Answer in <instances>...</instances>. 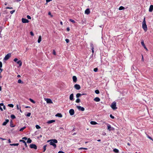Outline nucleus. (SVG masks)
Returning <instances> with one entry per match:
<instances>
[{
    "label": "nucleus",
    "mask_w": 153,
    "mask_h": 153,
    "mask_svg": "<svg viewBox=\"0 0 153 153\" xmlns=\"http://www.w3.org/2000/svg\"><path fill=\"white\" fill-rule=\"evenodd\" d=\"M29 100L31 102H32V103H35V101L33 100V99H31V98H30L29 99Z\"/></svg>",
    "instance_id": "36"
},
{
    "label": "nucleus",
    "mask_w": 153,
    "mask_h": 153,
    "mask_svg": "<svg viewBox=\"0 0 153 153\" xmlns=\"http://www.w3.org/2000/svg\"><path fill=\"white\" fill-rule=\"evenodd\" d=\"M18 82L19 83H23V82L20 79H19L18 80Z\"/></svg>",
    "instance_id": "31"
},
{
    "label": "nucleus",
    "mask_w": 153,
    "mask_h": 153,
    "mask_svg": "<svg viewBox=\"0 0 153 153\" xmlns=\"http://www.w3.org/2000/svg\"><path fill=\"white\" fill-rule=\"evenodd\" d=\"M90 13V10L88 8L85 11V13L87 14H88Z\"/></svg>",
    "instance_id": "13"
},
{
    "label": "nucleus",
    "mask_w": 153,
    "mask_h": 153,
    "mask_svg": "<svg viewBox=\"0 0 153 153\" xmlns=\"http://www.w3.org/2000/svg\"><path fill=\"white\" fill-rule=\"evenodd\" d=\"M22 22L23 23H28L29 22V20L26 19L22 18Z\"/></svg>",
    "instance_id": "9"
},
{
    "label": "nucleus",
    "mask_w": 153,
    "mask_h": 153,
    "mask_svg": "<svg viewBox=\"0 0 153 153\" xmlns=\"http://www.w3.org/2000/svg\"><path fill=\"white\" fill-rule=\"evenodd\" d=\"M36 127L37 129H40L41 128V127H40V126L38 125H36Z\"/></svg>",
    "instance_id": "39"
},
{
    "label": "nucleus",
    "mask_w": 153,
    "mask_h": 153,
    "mask_svg": "<svg viewBox=\"0 0 153 153\" xmlns=\"http://www.w3.org/2000/svg\"><path fill=\"white\" fill-rule=\"evenodd\" d=\"M95 93L96 94H98L100 93V91L99 90H95Z\"/></svg>",
    "instance_id": "32"
},
{
    "label": "nucleus",
    "mask_w": 153,
    "mask_h": 153,
    "mask_svg": "<svg viewBox=\"0 0 153 153\" xmlns=\"http://www.w3.org/2000/svg\"><path fill=\"white\" fill-rule=\"evenodd\" d=\"M22 139L25 140H26L27 139V138L26 137H23Z\"/></svg>",
    "instance_id": "53"
},
{
    "label": "nucleus",
    "mask_w": 153,
    "mask_h": 153,
    "mask_svg": "<svg viewBox=\"0 0 153 153\" xmlns=\"http://www.w3.org/2000/svg\"><path fill=\"white\" fill-rule=\"evenodd\" d=\"M55 121V120H52L48 121L47 123L48 124H51L53 123Z\"/></svg>",
    "instance_id": "18"
},
{
    "label": "nucleus",
    "mask_w": 153,
    "mask_h": 153,
    "mask_svg": "<svg viewBox=\"0 0 153 153\" xmlns=\"http://www.w3.org/2000/svg\"><path fill=\"white\" fill-rule=\"evenodd\" d=\"M125 9V7L122 6L120 7L119 8V10H124Z\"/></svg>",
    "instance_id": "27"
},
{
    "label": "nucleus",
    "mask_w": 153,
    "mask_h": 153,
    "mask_svg": "<svg viewBox=\"0 0 153 153\" xmlns=\"http://www.w3.org/2000/svg\"><path fill=\"white\" fill-rule=\"evenodd\" d=\"M153 10V5H151L149 7V11L150 12H152Z\"/></svg>",
    "instance_id": "14"
},
{
    "label": "nucleus",
    "mask_w": 153,
    "mask_h": 153,
    "mask_svg": "<svg viewBox=\"0 0 153 153\" xmlns=\"http://www.w3.org/2000/svg\"><path fill=\"white\" fill-rule=\"evenodd\" d=\"M46 102L47 103H52L53 102L52 101V100L50 99H47L46 100Z\"/></svg>",
    "instance_id": "12"
},
{
    "label": "nucleus",
    "mask_w": 153,
    "mask_h": 153,
    "mask_svg": "<svg viewBox=\"0 0 153 153\" xmlns=\"http://www.w3.org/2000/svg\"><path fill=\"white\" fill-rule=\"evenodd\" d=\"M59 129H63V130H64V128H63V127H60L59 128Z\"/></svg>",
    "instance_id": "64"
},
{
    "label": "nucleus",
    "mask_w": 153,
    "mask_h": 153,
    "mask_svg": "<svg viewBox=\"0 0 153 153\" xmlns=\"http://www.w3.org/2000/svg\"><path fill=\"white\" fill-rule=\"evenodd\" d=\"M90 46L91 48V49H94V45L92 43H90Z\"/></svg>",
    "instance_id": "38"
},
{
    "label": "nucleus",
    "mask_w": 153,
    "mask_h": 153,
    "mask_svg": "<svg viewBox=\"0 0 153 153\" xmlns=\"http://www.w3.org/2000/svg\"><path fill=\"white\" fill-rule=\"evenodd\" d=\"M94 71L95 72H97L98 71V68H96L94 69Z\"/></svg>",
    "instance_id": "42"
},
{
    "label": "nucleus",
    "mask_w": 153,
    "mask_h": 153,
    "mask_svg": "<svg viewBox=\"0 0 153 153\" xmlns=\"http://www.w3.org/2000/svg\"><path fill=\"white\" fill-rule=\"evenodd\" d=\"M55 116L59 117H62V115L61 113H57L56 114Z\"/></svg>",
    "instance_id": "17"
},
{
    "label": "nucleus",
    "mask_w": 153,
    "mask_h": 153,
    "mask_svg": "<svg viewBox=\"0 0 153 153\" xmlns=\"http://www.w3.org/2000/svg\"><path fill=\"white\" fill-rule=\"evenodd\" d=\"M48 14L49 15H50L52 17L53 15L51 14V12H49L48 13Z\"/></svg>",
    "instance_id": "52"
},
{
    "label": "nucleus",
    "mask_w": 153,
    "mask_h": 153,
    "mask_svg": "<svg viewBox=\"0 0 153 153\" xmlns=\"http://www.w3.org/2000/svg\"><path fill=\"white\" fill-rule=\"evenodd\" d=\"M3 108L4 110H5L6 109V107H5V105H4L3 106Z\"/></svg>",
    "instance_id": "61"
},
{
    "label": "nucleus",
    "mask_w": 153,
    "mask_h": 153,
    "mask_svg": "<svg viewBox=\"0 0 153 153\" xmlns=\"http://www.w3.org/2000/svg\"><path fill=\"white\" fill-rule=\"evenodd\" d=\"M11 56L10 53H8L6 55L4 59V60H8Z\"/></svg>",
    "instance_id": "4"
},
{
    "label": "nucleus",
    "mask_w": 153,
    "mask_h": 153,
    "mask_svg": "<svg viewBox=\"0 0 153 153\" xmlns=\"http://www.w3.org/2000/svg\"><path fill=\"white\" fill-rule=\"evenodd\" d=\"M58 153H65L62 151H59Z\"/></svg>",
    "instance_id": "56"
},
{
    "label": "nucleus",
    "mask_w": 153,
    "mask_h": 153,
    "mask_svg": "<svg viewBox=\"0 0 153 153\" xmlns=\"http://www.w3.org/2000/svg\"><path fill=\"white\" fill-rule=\"evenodd\" d=\"M41 41V36H39V39L38 40V43H40Z\"/></svg>",
    "instance_id": "24"
},
{
    "label": "nucleus",
    "mask_w": 153,
    "mask_h": 153,
    "mask_svg": "<svg viewBox=\"0 0 153 153\" xmlns=\"http://www.w3.org/2000/svg\"><path fill=\"white\" fill-rule=\"evenodd\" d=\"M90 123L91 125H96L97 124V123H96V122L94 121H91L90 122Z\"/></svg>",
    "instance_id": "23"
},
{
    "label": "nucleus",
    "mask_w": 153,
    "mask_h": 153,
    "mask_svg": "<svg viewBox=\"0 0 153 153\" xmlns=\"http://www.w3.org/2000/svg\"><path fill=\"white\" fill-rule=\"evenodd\" d=\"M107 129L109 131L111 130H114V128L113 127H111V125L109 124H107Z\"/></svg>",
    "instance_id": "6"
},
{
    "label": "nucleus",
    "mask_w": 153,
    "mask_h": 153,
    "mask_svg": "<svg viewBox=\"0 0 153 153\" xmlns=\"http://www.w3.org/2000/svg\"><path fill=\"white\" fill-rule=\"evenodd\" d=\"M46 0V1L47 3L48 2L50 1H52V0Z\"/></svg>",
    "instance_id": "60"
},
{
    "label": "nucleus",
    "mask_w": 153,
    "mask_h": 153,
    "mask_svg": "<svg viewBox=\"0 0 153 153\" xmlns=\"http://www.w3.org/2000/svg\"><path fill=\"white\" fill-rule=\"evenodd\" d=\"M70 21L73 23H75V21L74 20H73L71 19H70Z\"/></svg>",
    "instance_id": "40"
},
{
    "label": "nucleus",
    "mask_w": 153,
    "mask_h": 153,
    "mask_svg": "<svg viewBox=\"0 0 153 153\" xmlns=\"http://www.w3.org/2000/svg\"><path fill=\"white\" fill-rule=\"evenodd\" d=\"M32 141V140L30 139V138H28V139H27V143H31Z\"/></svg>",
    "instance_id": "26"
},
{
    "label": "nucleus",
    "mask_w": 153,
    "mask_h": 153,
    "mask_svg": "<svg viewBox=\"0 0 153 153\" xmlns=\"http://www.w3.org/2000/svg\"><path fill=\"white\" fill-rule=\"evenodd\" d=\"M65 40L66 42H67V43H68L69 42V40L68 39H66Z\"/></svg>",
    "instance_id": "47"
},
{
    "label": "nucleus",
    "mask_w": 153,
    "mask_h": 153,
    "mask_svg": "<svg viewBox=\"0 0 153 153\" xmlns=\"http://www.w3.org/2000/svg\"><path fill=\"white\" fill-rule=\"evenodd\" d=\"M0 105L1 106H3V105H4V104L2 103H0Z\"/></svg>",
    "instance_id": "62"
},
{
    "label": "nucleus",
    "mask_w": 153,
    "mask_h": 153,
    "mask_svg": "<svg viewBox=\"0 0 153 153\" xmlns=\"http://www.w3.org/2000/svg\"><path fill=\"white\" fill-rule=\"evenodd\" d=\"M12 121H11V123H10V126L11 127H14V126L13 125V123H11L12 122Z\"/></svg>",
    "instance_id": "41"
},
{
    "label": "nucleus",
    "mask_w": 153,
    "mask_h": 153,
    "mask_svg": "<svg viewBox=\"0 0 153 153\" xmlns=\"http://www.w3.org/2000/svg\"><path fill=\"white\" fill-rule=\"evenodd\" d=\"M85 149V150H87L88 149L87 148H83V147H81V148H79L78 149L79 150H80L81 149Z\"/></svg>",
    "instance_id": "35"
},
{
    "label": "nucleus",
    "mask_w": 153,
    "mask_h": 153,
    "mask_svg": "<svg viewBox=\"0 0 153 153\" xmlns=\"http://www.w3.org/2000/svg\"><path fill=\"white\" fill-rule=\"evenodd\" d=\"M17 64L19 65V66H22V62L21 60H19L17 62Z\"/></svg>",
    "instance_id": "21"
},
{
    "label": "nucleus",
    "mask_w": 153,
    "mask_h": 153,
    "mask_svg": "<svg viewBox=\"0 0 153 153\" xmlns=\"http://www.w3.org/2000/svg\"><path fill=\"white\" fill-rule=\"evenodd\" d=\"M69 113L71 115H73L74 113V109H71L70 110Z\"/></svg>",
    "instance_id": "10"
},
{
    "label": "nucleus",
    "mask_w": 153,
    "mask_h": 153,
    "mask_svg": "<svg viewBox=\"0 0 153 153\" xmlns=\"http://www.w3.org/2000/svg\"><path fill=\"white\" fill-rule=\"evenodd\" d=\"M30 35L32 36H34V33H33L32 31L30 32Z\"/></svg>",
    "instance_id": "50"
},
{
    "label": "nucleus",
    "mask_w": 153,
    "mask_h": 153,
    "mask_svg": "<svg viewBox=\"0 0 153 153\" xmlns=\"http://www.w3.org/2000/svg\"><path fill=\"white\" fill-rule=\"evenodd\" d=\"M24 144H25V146L26 147H27V144L26 143V142H25V143H24Z\"/></svg>",
    "instance_id": "58"
},
{
    "label": "nucleus",
    "mask_w": 153,
    "mask_h": 153,
    "mask_svg": "<svg viewBox=\"0 0 153 153\" xmlns=\"http://www.w3.org/2000/svg\"><path fill=\"white\" fill-rule=\"evenodd\" d=\"M19 141L20 142H22L23 143H25V140H19Z\"/></svg>",
    "instance_id": "44"
},
{
    "label": "nucleus",
    "mask_w": 153,
    "mask_h": 153,
    "mask_svg": "<svg viewBox=\"0 0 153 153\" xmlns=\"http://www.w3.org/2000/svg\"><path fill=\"white\" fill-rule=\"evenodd\" d=\"M116 106V103L115 102H112L111 105V107L114 110L117 109V107Z\"/></svg>",
    "instance_id": "3"
},
{
    "label": "nucleus",
    "mask_w": 153,
    "mask_h": 153,
    "mask_svg": "<svg viewBox=\"0 0 153 153\" xmlns=\"http://www.w3.org/2000/svg\"><path fill=\"white\" fill-rule=\"evenodd\" d=\"M30 147L31 149H37V147L34 144H30Z\"/></svg>",
    "instance_id": "5"
},
{
    "label": "nucleus",
    "mask_w": 153,
    "mask_h": 153,
    "mask_svg": "<svg viewBox=\"0 0 153 153\" xmlns=\"http://www.w3.org/2000/svg\"><path fill=\"white\" fill-rule=\"evenodd\" d=\"M50 142V144L51 145L53 146L54 148H56V146L55 143H57L58 142V141L56 140L53 139L49 140L47 141V142Z\"/></svg>",
    "instance_id": "1"
},
{
    "label": "nucleus",
    "mask_w": 153,
    "mask_h": 153,
    "mask_svg": "<svg viewBox=\"0 0 153 153\" xmlns=\"http://www.w3.org/2000/svg\"><path fill=\"white\" fill-rule=\"evenodd\" d=\"M80 100L78 98H77V99L76 100V103H79L80 102Z\"/></svg>",
    "instance_id": "33"
},
{
    "label": "nucleus",
    "mask_w": 153,
    "mask_h": 153,
    "mask_svg": "<svg viewBox=\"0 0 153 153\" xmlns=\"http://www.w3.org/2000/svg\"><path fill=\"white\" fill-rule=\"evenodd\" d=\"M76 107L79 111H84L85 110V108L83 107L79 106H77Z\"/></svg>",
    "instance_id": "7"
},
{
    "label": "nucleus",
    "mask_w": 153,
    "mask_h": 153,
    "mask_svg": "<svg viewBox=\"0 0 153 153\" xmlns=\"http://www.w3.org/2000/svg\"><path fill=\"white\" fill-rule=\"evenodd\" d=\"M47 146V145H45L43 146V149H44L43 152H44L46 150V147Z\"/></svg>",
    "instance_id": "30"
},
{
    "label": "nucleus",
    "mask_w": 153,
    "mask_h": 153,
    "mask_svg": "<svg viewBox=\"0 0 153 153\" xmlns=\"http://www.w3.org/2000/svg\"><path fill=\"white\" fill-rule=\"evenodd\" d=\"M113 151L116 153H118L119 152V150L116 148L113 149Z\"/></svg>",
    "instance_id": "22"
},
{
    "label": "nucleus",
    "mask_w": 153,
    "mask_h": 153,
    "mask_svg": "<svg viewBox=\"0 0 153 153\" xmlns=\"http://www.w3.org/2000/svg\"><path fill=\"white\" fill-rule=\"evenodd\" d=\"M6 9H13V8L12 7H6Z\"/></svg>",
    "instance_id": "54"
},
{
    "label": "nucleus",
    "mask_w": 153,
    "mask_h": 153,
    "mask_svg": "<svg viewBox=\"0 0 153 153\" xmlns=\"http://www.w3.org/2000/svg\"><path fill=\"white\" fill-rule=\"evenodd\" d=\"M74 88L77 90H79L80 88V86L78 84H76L74 85Z\"/></svg>",
    "instance_id": "8"
},
{
    "label": "nucleus",
    "mask_w": 153,
    "mask_h": 153,
    "mask_svg": "<svg viewBox=\"0 0 153 153\" xmlns=\"http://www.w3.org/2000/svg\"><path fill=\"white\" fill-rule=\"evenodd\" d=\"M19 145V143H13L10 144V145L11 146H18Z\"/></svg>",
    "instance_id": "28"
},
{
    "label": "nucleus",
    "mask_w": 153,
    "mask_h": 153,
    "mask_svg": "<svg viewBox=\"0 0 153 153\" xmlns=\"http://www.w3.org/2000/svg\"><path fill=\"white\" fill-rule=\"evenodd\" d=\"M31 115V113H29L27 114L26 115V116L27 117H30Z\"/></svg>",
    "instance_id": "43"
},
{
    "label": "nucleus",
    "mask_w": 153,
    "mask_h": 153,
    "mask_svg": "<svg viewBox=\"0 0 153 153\" xmlns=\"http://www.w3.org/2000/svg\"><path fill=\"white\" fill-rule=\"evenodd\" d=\"M69 99L71 100H74V94H71L70 95Z\"/></svg>",
    "instance_id": "11"
},
{
    "label": "nucleus",
    "mask_w": 153,
    "mask_h": 153,
    "mask_svg": "<svg viewBox=\"0 0 153 153\" xmlns=\"http://www.w3.org/2000/svg\"><path fill=\"white\" fill-rule=\"evenodd\" d=\"M26 127H24L21 128L19 130L20 131H22Z\"/></svg>",
    "instance_id": "37"
},
{
    "label": "nucleus",
    "mask_w": 153,
    "mask_h": 153,
    "mask_svg": "<svg viewBox=\"0 0 153 153\" xmlns=\"http://www.w3.org/2000/svg\"><path fill=\"white\" fill-rule=\"evenodd\" d=\"M9 121V120L8 119L6 120L5 122H4L2 124V125L5 126L6 125L7 123Z\"/></svg>",
    "instance_id": "15"
},
{
    "label": "nucleus",
    "mask_w": 153,
    "mask_h": 153,
    "mask_svg": "<svg viewBox=\"0 0 153 153\" xmlns=\"http://www.w3.org/2000/svg\"><path fill=\"white\" fill-rule=\"evenodd\" d=\"M0 139H1V140H6V139H4V138H1V137H0Z\"/></svg>",
    "instance_id": "63"
},
{
    "label": "nucleus",
    "mask_w": 153,
    "mask_h": 153,
    "mask_svg": "<svg viewBox=\"0 0 153 153\" xmlns=\"http://www.w3.org/2000/svg\"><path fill=\"white\" fill-rule=\"evenodd\" d=\"M148 138H149V139H150V140H153V139H152V137H150V136H148Z\"/></svg>",
    "instance_id": "57"
},
{
    "label": "nucleus",
    "mask_w": 153,
    "mask_h": 153,
    "mask_svg": "<svg viewBox=\"0 0 153 153\" xmlns=\"http://www.w3.org/2000/svg\"><path fill=\"white\" fill-rule=\"evenodd\" d=\"M70 30V29L69 28V27H68L67 28V30L68 31H69V30Z\"/></svg>",
    "instance_id": "59"
},
{
    "label": "nucleus",
    "mask_w": 153,
    "mask_h": 153,
    "mask_svg": "<svg viewBox=\"0 0 153 153\" xmlns=\"http://www.w3.org/2000/svg\"><path fill=\"white\" fill-rule=\"evenodd\" d=\"M15 12V10H13L10 11V13L11 14H12Z\"/></svg>",
    "instance_id": "46"
},
{
    "label": "nucleus",
    "mask_w": 153,
    "mask_h": 153,
    "mask_svg": "<svg viewBox=\"0 0 153 153\" xmlns=\"http://www.w3.org/2000/svg\"><path fill=\"white\" fill-rule=\"evenodd\" d=\"M8 106L10 107L13 108V104H9L8 105Z\"/></svg>",
    "instance_id": "34"
},
{
    "label": "nucleus",
    "mask_w": 153,
    "mask_h": 153,
    "mask_svg": "<svg viewBox=\"0 0 153 153\" xmlns=\"http://www.w3.org/2000/svg\"><path fill=\"white\" fill-rule=\"evenodd\" d=\"M110 117L111 118L113 119L114 118V117L113 116L112 114H110Z\"/></svg>",
    "instance_id": "45"
},
{
    "label": "nucleus",
    "mask_w": 153,
    "mask_h": 153,
    "mask_svg": "<svg viewBox=\"0 0 153 153\" xmlns=\"http://www.w3.org/2000/svg\"><path fill=\"white\" fill-rule=\"evenodd\" d=\"M27 18L28 19H31V18L30 16L29 15L27 16Z\"/></svg>",
    "instance_id": "48"
},
{
    "label": "nucleus",
    "mask_w": 153,
    "mask_h": 153,
    "mask_svg": "<svg viewBox=\"0 0 153 153\" xmlns=\"http://www.w3.org/2000/svg\"><path fill=\"white\" fill-rule=\"evenodd\" d=\"M10 117L12 119H13L16 118L15 116L13 114H12L10 116Z\"/></svg>",
    "instance_id": "29"
},
{
    "label": "nucleus",
    "mask_w": 153,
    "mask_h": 153,
    "mask_svg": "<svg viewBox=\"0 0 153 153\" xmlns=\"http://www.w3.org/2000/svg\"><path fill=\"white\" fill-rule=\"evenodd\" d=\"M18 60V59L16 58H15L14 60H13V61L15 62H17V61Z\"/></svg>",
    "instance_id": "51"
},
{
    "label": "nucleus",
    "mask_w": 153,
    "mask_h": 153,
    "mask_svg": "<svg viewBox=\"0 0 153 153\" xmlns=\"http://www.w3.org/2000/svg\"><path fill=\"white\" fill-rule=\"evenodd\" d=\"M53 55H56V51L55 50H53Z\"/></svg>",
    "instance_id": "49"
},
{
    "label": "nucleus",
    "mask_w": 153,
    "mask_h": 153,
    "mask_svg": "<svg viewBox=\"0 0 153 153\" xmlns=\"http://www.w3.org/2000/svg\"><path fill=\"white\" fill-rule=\"evenodd\" d=\"M142 28L145 31H146L147 30V27L145 21V18H144L142 22Z\"/></svg>",
    "instance_id": "2"
},
{
    "label": "nucleus",
    "mask_w": 153,
    "mask_h": 153,
    "mask_svg": "<svg viewBox=\"0 0 153 153\" xmlns=\"http://www.w3.org/2000/svg\"><path fill=\"white\" fill-rule=\"evenodd\" d=\"M141 44L142 46L144 47V48H146V46L144 43V42L143 40H142L141 42Z\"/></svg>",
    "instance_id": "19"
},
{
    "label": "nucleus",
    "mask_w": 153,
    "mask_h": 153,
    "mask_svg": "<svg viewBox=\"0 0 153 153\" xmlns=\"http://www.w3.org/2000/svg\"><path fill=\"white\" fill-rule=\"evenodd\" d=\"M94 100L96 102H99L100 101V99L99 97H96L94 98Z\"/></svg>",
    "instance_id": "16"
},
{
    "label": "nucleus",
    "mask_w": 153,
    "mask_h": 153,
    "mask_svg": "<svg viewBox=\"0 0 153 153\" xmlns=\"http://www.w3.org/2000/svg\"><path fill=\"white\" fill-rule=\"evenodd\" d=\"M2 63L0 61V67H2Z\"/></svg>",
    "instance_id": "55"
},
{
    "label": "nucleus",
    "mask_w": 153,
    "mask_h": 153,
    "mask_svg": "<svg viewBox=\"0 0 153 153\" xmlns=\"http://www.w3.org/2000/svg\"><path fill=\"white\" fill-rule=\"evenodd\" d=\"M81 96V94L80 93H78L76 95V97L78 98Z\"/></svg>",
    "instance_id": "25"
},
{
    "label": "nucleus",
    "mask_w": 153,
    "mask_h": 153,
    "mask_svg": "<svg viewBox=\"0 0 153 153\" xmlns=\"http://www.w3.org/2000/svg\"><path fill=\"white\" fill-rule=\"evenodd\" d=\"M73 81L74 82H76L77 81V78L75 76H73Z\"/></svg>",
    "instance_id": "20"
}]
</instances>
